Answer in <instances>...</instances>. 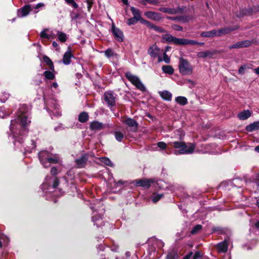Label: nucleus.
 Instances as JSON below:
<instances>
[{
  "instance_id": "obj_1",
  "label": "nucleus",
  "mask_w": 259,
  "mask_h": 259,
  "mask_svg": "<svg viewBox=\"0 0 259 259\" xmlns=\"http://www.w3.org/2000/svg\"><path fill=\"white\" fill-rule=\"evenodd\" d=\"M29 112L28 106L25 104L20 105L17 112V118L12 120L10 126V131L14 139V144L19 149H21L23 141L22 136L27 133V126L31 122Z\"/></svg>"
},
{
  "instance_id": "obj_2",
  "label": "nucleus",
  "mask_w": 259,
  "mask_h": 259,
  "mask_svg": "<svg viewBox=\"0 0 259 259\" xmlns=\"http://www.w3.org/2000/svg\"><path fill=\"white\" fill-rule=\"evenodd\" d=\"M169 144L176 149L174 153L176 155L191 154L195 148V145L193 143H188L187 145L182 141L170 142Z\"/></svg>"
},
{
  "instance_id": "obj_3",
  "label": "nucleus",
  "mask_w": 259,
  "mask_h": 259,
  "mask_svg": "<svg viewBox=\"0 0 259 259\" xmlns=\"http://www.w3.org/2000/svg\"><path fill=\"white\" fill-rule=\"evenodd\" d=\"M38 157L40 163L45 167L50 166L52 163H57L60 158L57 155H53L47 151H41L38 153Z\"/></svg>"
},
{
  "instance_id": "obj_4",
  "label": "nucleus",
  "mask_w": 259,
  "mask_h": 259,
  "mask_svg": "<svg viewBox=\"0 0 259 259\" xmlns=\"http://www.w3.org/2000/svg\"><path fill=\"white\" fill-rule=\"evenodd\" d=\"M179 69L182 75H190L193 72V67L187 60L183 58L179 59Z\"/></svg>"
},
{
  "instance_id": "obj_5",
  "label": "nucleus",
  "mask_w": 259,
  "mask_h": 259,
  "mask_svg": "<svg viewBox=\"0 0 259 259\" xmlns=\"http://www.w3.org/2000/svg\"><path fill=\"white\" fill-rule=\"evenodd\" d=\"M125 77L136 88L141 91H145L146 88L145 86L137 76L134 75L131 72H128L125 73Z\"/></svg>"
},
{
  "instance_id": "obj_6",
  "label": "nucleus",
  "mask_w": 259,
  "mask_h": 259,
  "mask_svg": "<svg viewBox=\"0 0 259 259\" xmlns=\"http://www.w3.org/2000/svg\"><path fill=\"white\" fill-rule=\"evenodd\" d=\"M123 123L126 126V129L131 132H136L138 130V122L131 118H127L123 121Z\"/></svg>"
},
{
  "instance_id": "obj_7",
  "label": "nucleus",
  "mask_w": 259,
  "mask_h": 259,
  "mask_svg": "<svg viewBox=\"0 0 259 259\" xmlns=\"http://www.w3.org/2000/svg\"><path fill=\"white\" fill-rule=\"evenodd\" d=\"M48 112L51 115V112L56 117L61 115V112L60 110L59 105L55 101H52L50 103V107H48Z\"/></svg>"
},
{
  "instance_id": "obj_8",
  "label": "nucleus",
  "mask_w": 259,
  "mask_h": 259,
  "mask_svg": "<svg viewBox=\"0 0 259 259\" xmlns=\"http://www.w3.org/2000/svg\"><path fill=\"white\" fill-rule=\"evenodd\" d=\"M104 99L108 106L113 107L115 105V97L112 92H106L104 94Z\"/></svg>"
},
{
  "instance_id": "obj_9",
  "label": "nucleus",
  "mask_w": 259,
  "mask_h": 259,
  "mask_svg": "<svg viewBox=\"0 0 259 259\" xmlns=\"http://www.w3.org/2000/svg\"><path fill=\"white\" fill-rule=\"evenodd\" d=\"M163 50H160L156 45L151 46L148 50V54L152 58H156L161 55Z\"/></svg>"
},
{
  "instance_id": "obj_10",
  "label": "nucleus",
  "mask_w": 259,
  "mask_h": 259,
  "mask_svg": "<svg viewBox=\"0 0 259 259\" xmlns=\"http://www.w3.org/2000/svg\"><path fill=\"white\" fill-rule=\"evenodd\" d=\"M30 11H33V8L30 5H26L18 10L17 15L19 17L27 16Z\"/></svg>"
},
{
  "instance_id": "obj_11",
  "label": "nucleus",
  "mask_w": 259,
  "mask_h": 259,
  "mask_svg": "<svg viewBox=\"0 0 259 259\" xmlns=\"http://www.w3.org/2000/svg\"><path fill=\"white\" fill-rule=\"evenodd\" d=\"M180 38H177L172 36L171 34L167 33L162 36L161 42L163 43H171L172 42L175 45H179L178 40Z\"/></svg>"
},
{
  "instance_id": "obj_12",
  "label": "nucleus",
  "mask_w": 259,
  "mask_h": 259,
  "mask_svg": "<svg viewBox=\"0 0 259 259\" xmlns=\"http://www.w3.org/2000/svg\"><path fill=\"white\" fill-rule=\"evenodd\" d=\"M229 239H225L224 241L219 243L216 245L217 249L219 253H225L228 250V246L229 245Z\"/></svg>"
},
{
  "instance_id": "obj_13",
  "label": "nucleus",
  "mask_w": 259,
  "mask_h": 259,
  "mask_svg": "<svg viewBox=\"0 0 259 259\" xmlns=\"http://www.w3.org/2000/svg\"><path fill=\"white\" fill-rule=\"evenodd\" d=\"M112 31L114 36L118 41H123V34L122 32L119 28L116 27L113 24L112 25Z\"/></svg>"
},
{
  "instance_id": "obj_14",
  "label": "nucleus",
  "mask_w": 259,
  "mask_h": 259,
  "mask_svg": "<svg viewBox=\"0 0 259 259\" xmlns=\"http://www.w3.org/2000/svg\"><path fill=\"white\" fill-rule=\"evenodd\" d=\"M144 15L148 18L154 21H160L162 19L161 15L157 12L147 11L144 13Z\"/></svg>"
},
{
  "instance_id": "obj_15",
  "label": "nucleus",
  "mask_w": 259,
  "mask_h": 259,
  "mask_svg": "<svg viewBox=\"0 0 259 259\" xmlns=\"http://www.w3.org/2000/svg\"><path fill=\"white\" fill-rule=\"evenodd\" d=\"M158 10L161 12L167 13L170 15H176L182 11V9L180 8H159Z\"/></svg>"
},
{
  "instance_id": "obj_16",
  "label": "nucleus",
  "mask_w": 259,
  "mask_h": 259,
  "mask_svg": "<svg viewBox=\"0 0 259 259\" xmlns=\"http://www.w3.org/2000/svg\"><path fill=\"white\" fill-rule=\"evenodd\" d=\"M106 125L97 121H94L90 123V127L92 131H100L105 128Z\"/></svg>"
},
{
  "instance_id": "obj_17",
  "label": "nucleus",
  "mask_w": 259,
  "mask_h": 259,
  "mask_svg": "<svg viewBox=\"0 0 259 259\" xmlns=\"http://www.w3.org/2000/svg\"><path fill=\"white\" fill-rule=\"evenodd\" d=\"M142 23H143L144 24L146 25V26L147 27H148L149 28H150L152 29H153L154 30H155L156 32H160V33L166 32V31L163 28H162L160 27L156 26L148 21L143 20Z\"/></svg>"
},
{
  "instance_id": "obj_18",
  "label": "nucleus",
  "mask_w": 259,
  "mask_h": 259,
  "mask_svg": "<svg viewBox=\"0 0 259 259\" xmlns=\"http://www.w3.org/2000/svg\"><path fill=\"white\" fill-rule=\"evenodd\" d=\"M154 181L152 179H141L136 181V185L138 186H141L148 188L151 184Z\"/></svg>"
},
{
  "instance_id": "obj_19",
  "label": "nucleus",
  "mask_w": 259,
  "mask_h": 259,
  "mask_svg": "<svg viewBox=\"0 0 259 259\" xmlns=\"http://www.w3.org/2000/svg\"><path fill=\"white\" fill-rule=\"evenodd\" d=\"M88 159V155L86 154H83L81 155V156L76 159V163L78 168L83 167L87 161Z\"/></svg>"
},
{
  "instance_id": "obj_20",
  "label": "nucleus",
  "mask_w": 259,
  "mask_h": 259,
  "mask_svg": "<svg viewBox=\"0 0 259 259\" xmlns=\"http://www.w3.org/2000/svg\"><path fill=\"white\" fill-rule=\"evenodd\" d=\"M73 57V55L71 52V49L69 47L68 48V50L64 54L63 58V62L65 65H68L71 62V59Z\"/></svg>"
},
{
  "instance_id": "obj_21",
  "label": "nucleus",
  "mask_w": 259,
  "mask_h": 259,
  "mask_svg": "<svg viewBox=\"0 0 259 259\" xmlns=\"http://www.w3.org/2000/svg\"><path fill=\"white\" fill-rule=\"evenodd\" d=\"M178 40L179 45H195L198 44V42L191 39H187L185 38H180Z\"/></svg>"
},
{
  "instance_id": "obj_22",
  "label": "nucleus",
  "mask_w": 259,
  "mask_h": 259,
  "mask_svg": "<svg viewBox=\"0 0 259 259\" xmlns=\"http://www.w3.org/2000/svg\"><path fill=\"white\" fill-rule=\"evenodd\" d=\"M160 96L164 100L170 101L171 100L172 94L168 91H159Z\"/></svg>"
},
{
  "instance_id": "obj_23",
  "label": "nucleus",
  "mask_w": 259,
  "mask_h": 259,
  "mask_svg": "<svg viewBox=\"0 0 259 259\" xmlns=\"http://www.w3.org/2000/svg\"><path fill=\"white\" fill-rule=\"evenodd\" d=\"M251 113L249 110H244L238 114L237 117L240 120H245L251 116Z\"/></svg>"
},
{
  "instance_id": "obj_24",
  "label": "nucleus",
  "mask_w": 259,
  "mask_h": 259,
  "mask_svg": "<svg viewBox=\"0 0 259 259\" xmlns=\"http://www.w3.org/2000/svg\"><path fill=\"white\" fill-rule=\"evenodd\" d=\"M214 54V53L213 52L206 51L198 52L197 54V56L198 58H205L206 57L211 58Z\"/></svg>"
},
{
  "instance_id": "obj_25",
  "label": "nucleus",
  "mask_w": 259,
  "mask_h": 259,
  "mask_svg": "<svg viewBox=\"0 0 259 259\" xmlns=\"http://www.w3.org/2000/svg\"><path fill=\"white\" fill-rule=\"evenodd\" d=\"M246 130L249 132H252L254 131L259 130V121H255L252 123L248 125L246 127Z\"/></svg>"
},
{
  "instance_id": "obj_26",
  "label": "nucleus",
  "mask_w": 259,
  "mask_h": 259,
  "mask_svg": "<svg viewBox=\"0 0 259 259\" xmlns=\"http://www.w3.org/2000/svg\"><path fill=\"white\" fill-rule=\"evenodd\" d=\"M218 31L217 30L214 29L208 31H204L201 33V36L205 37H212L215 36H218Z\"/></svg>"
},
{
  "instance_id": "obj_27",
  "label": "nucleus",
  "mask_w": 259,
  "mask_h": 259,
  "mask_svg": "<svg viewBox=\"0 0 259 259\" xmlns=\"http://www.w3.org/2000/svg\"><path fill=\"white\" fill-rule=\"evenodd\" d=\"M235 28H232L231 27H225L222 29H220L217 30L218 31V36H221L223 34H226L229 33L231 31L235 30Z\"/></svg>"
},
{
  "instance_id": "obj_28",
  "label": "nucleus",
  "mask_w": 259,
  "mask_h": 259,
  "mask_svg": "<svg viewBox=\"0 0 259 259\" xmlns=\"http://www.w3.org/2000/svg\"><path fill=\"white\" fill-rule=\"evenodd\" d=\"M158 62H160L162 61H164L166 63H169L170 62V58L168 56V55L165 53V52H161V55L158 57Z\"/></svg>"
},
{
  "instance_id": "obj_29",
  "label": "nucleus",
  "mask_w": 259,
  "mask_h": 259,
  "mask_svg": "<svg viewBox=\"0 0 259 259\" xmlns=\"http://www.w3.org/2000/svg\"><path fill=\"white\" fill-rule=\"evenodd\" d=\"M175 102L181 106H184L188 103V100L185 97L178 96L175 98Z\"/></svg>"
},
{
  "instance_id": "obj_30",
  "label": "nucleus",
  "mask_w": 259,
  "mask_h": 259,
  "mask_svg": "<svg viewBox=\"0 0 259 259\" xmlns=\"http://www.w3.org/2000/svg\"><path fill=\"white\" fill-rule=\"evenodd\" d=\"M162 71L169 75H171L174 72V68L170 65H163L162 67Z\"/></svg>"
},
{
  "instance_id": "obj_31",
  "label": "nucleus",
  "mask_w": 259,
  "mask_h": 259,
  "mask_svg": "<svg viewBox=\"0 0 259 259\" xmlns=\"http://www.w3.org/2000/svg\"><path fill=\"white\" fill-rule=\"evenodd\" d=\"M43 60L44 62L49 66L50 69L52 71H55L53 63L52 60L47 56L43 57Z\"/></svg>"
},
{
  "instance_id": "obj_32",
  "label": "nucleus",
  "mask_w": 259,
  "mask_h": 259,
  "mask_svg": "<svg viewBox=\"0 0 259 259\" xmlns=\"http://www.w3.org/2000/svg\"><path fill=\"white\" fill-rule=\"evenodd\" d=\"M131 10L133 15H134L133 17L139 20H140L142 19L140 15V12L138 9L132 7L131 8Z\"/></svg>"
},
{
  "instance_id": "obj_33",
  "label": "nucleus",
  "mask_w": 259,
  "mask_h": 259,
  "mask_svg": "<svg viewBox=\"0 0 259 259\" xmlns=\"http://www.w3.org/2000/svg\"><path fill=\"white\" fill-rule=\"evenodd\" d=\"M89 119V115L85 112H81L78 116V120L80 122H85Z\"/></svg>"
},
{
  "instance_id": "obj_34",
  "label": "nucleus",
  "mask_w": 259,
  "mask_h": 259,
  "mask_svg": "<svg viewBox=\"0 0 259 259\" xmlns=\"http://www.w3.org/2000/svg\"><path fill=\"white\" fill-rule=\"evenodd\" d=\"M54 71H45L44 72V75L46 79L52 80L55 78V74L53 73Z\"/></svg>"
},
{
  "instance_id": "obj_35",
  "label": "nucleus",
  "mask_w": 259,
  "mask_h": 259,
  "mask_svg": "<svg viewBox=\"0 0 259 259\" xmlns=\"http://www.w3.org/2000/svg\"><path fill=\"white\" fill-rule=\"evenodd\" d=\"M40 36L42 38H47L50 39V30L47 28L43 29L40 33Z\"/></svg>"
},
{
  "instance_id": "obj_36",
  "label": "nucleus",
  "mask_w": 259,
  "mask_h": 259,
  "mask_svg": "<svg viewBox=\"0 0 259 259\" xmlns=\"http://www.w3.org/2000/svg\"><path fill=\"white\" fill-rule=\"evenodd\" d=\"M57 35L59 41L62 42H64L66 41L67 35L65 33L61 31H58Z\"/></svg>"
},
{
  "instance_id": "obj_37",
  "label": "nucleus",
  "mask_w": 259,
  "mask_h": 259,
  "mask_svg": "<svg viewBox=\"0 0 259 259\" xmlns=\"http://www.w3.org/2000/svg\"><path fill=\"white\" fill-rule=\"evenodd\" d=\"M163 197V194L153 193L151 196V200L153 203H156Z\"/></svg>"
},
{
  "instance_id": "obj_38",
  "label": "nucleus",
  "mask_w": 259,
  "mask_h": 259,
  "mask_svg": "<svg viewBox=\"0 0 259 259\" xmlns=\"http://www.w3.org/2000/svg\"><path fill=\"white\" fill-rule=\"evenodd\" d=\"M115 138L118 142H121L124 138L123 134L120 131H115L114 132Z\"/></svg>"
},
{
  "instance_id": "obj_39",
  "label": "nucleus",
  "mask_w": 259,
  "mask_h": 259,
  "mask_svg": "<svg viewBox=\"0 0 259 259\" xmlns=\"http://www.w3.org/2000/svg\"><path fill=\"white\" fill-rule=\"evenodd\" d=\"M166 259H178V255L176 251L172 250L169 252L166 257Z\"/></svg>"
},
{
  "instance_id": "obj_40",
  "label": "nucleus",
  "mask_w": 259,
  "mask_h": 259,
  "mask_svg": "<svg viewBox=\"0 0 259 259\" xmlns=\"http://www.w3.org/2000/svg\"><path fill=\"white\" fill-rule=\"evenodd\" d=\"M45 6V4L42 3L37 4L35 7H32L33 8V12L34 14H36L39 11V9Z\"/></svg>"
},
{
  "instance_id": "obj_41",
  "label": "nucleus",
  "mask_w": 259,
  "mask_h": 259,
  "mask_svg": "<svg viewBox=\"0 0 259 259\" xmlns=\"http://www.w3.org/2000/svg\"><path fill=\"white\" fill-rule=\"evenodd\" d=\"M10 97V94L5 92L2 93L0 96V101L2 102H5Z\"/></svg>"
},
{
  "instance_id": "obj_42",
  "label": "nucleus",
  "mask_w": 259,
  "mask_h": 259,
  "mask_svg": "<svg viewBox=\"0 0 259 259\" xmlns=\"http://www.w3.org/2000/svg\"><path fill=\"white\" fill-rule=\"evenodd\" d=\"M105 55L107 58H110L114 55H116V54L111 49H108L105 51Z\"/></svg>"
},
{
  "instance_id": "obj_43",
  "label": "nucleus",
  "mask_w": 259,
  "mask_h": 259,
  "mask_svg": "<svg viewBox=\"0 0 259 259\" xmlns=\"http://www.w3.org/2000/svg\"><path fill=\"white\" fill-rule=\"evenodd\" d=\"M48 179H49V177L46 178V182L45 183H44L42 185V189L43 191L46 193L48 192V191L47 190V187H48V186L49 187H51V186H50L51 182H48Z\"/></svg>"
},
{
  "instance_id": "obj_44",
  "label": "nucleus",
  "mask_w": 259,
  "mask_h": 259,
  "mask_svg": "<svg viewBox=\"0 0 259 259\" xmlns=\"http://www.w3.org/2000/svg\"><path fill=\"white\" fill-rule=\"evenodd\" d=\"M202 229V226L200 225H197L195 226L192 229V231H191V234H196L198 231L201 230Z\"/></svg>"
},
{
  "instance_id": "obj_45",
  "label": "nucleus",
  "mask_w": 259,
  "mask_h": 259,
  "mask_svg": "<svg viewBox=\"0 0 259 259\" xmlns=\"http://www.w3.org/2000/svg\"><path fill=\"white\" fill-rule=\"evenodd\" d=\"M9 115V113L6 112V109L4 107L0 108V118H4Z\"/></svg>"
},
{
  "instance_id": "obj_46",
  "label": "nucleus",
  "mask_w": 259,
  "mask_h": 259,
  "mask_svg": "<svg viewBox=\"0 0 259 259\" xmlns=\"http://www.w3.org/2000/svg\"><path fill=\"white\" fill-rule=\"evenodd\" d=\"M241 44V48H246L250 46L251 44V42L250 40H246L240 41Z\"/></svg>"
},
{
  "instance_id": "obj_47",
  "label": "nucleus",
  "mask_w": 259,
  "mask_h": 259,
  "mask_svg": "<svg viewBox=\"0 0 259 259\" xmlns=\"http://www.w3.org/2000/svg\"><path fill=\"white\" fill-rule=\"evenodd\" d=\"M102 161L105 163L106 165L110 166H113V163L111 161V160L108 158L105 157L102 158Z\"/></svg>"
},
{
  "instance_id": "obj_48",
  "label": "nucleus",
  "mask_w": 259,
  "mask_h": 259,
  "mask_svg": "<svg viewBox=\"0 0 259 259\" xmlns=\"http://www.w3.org/2000/svg\"><path fill=\"white\" fill-rule=\"evenodd\" d=\"M138 21H139V20H138L134 17H133V18H131L130 19H128L127 20V23L128 25H131L135 24Z\"/></svg>"
},
{
  "instance_id": "obj_49",
  "label": "nucleus",
  "mask_w": 259,
  "mask_h": 259,
  "mask_svg": "<svg viewBox=\"0 0 259 259\" xmlns=\"http://www.w3.org/2000/svg\"><path fill=\"white\" fill-rule=\"evenodd\" d=\"M59 184V182L58 179H57L56 178L54 179L53 180L52 186L51 187L50 189H54L56 188L58 186Z\"/></svg>"
},
{
  "instance_id": "obj_50",
  "label": "nucleus",
  "mask_w": 259,
  "mask_h": 259,
  "mask_svg": "<svg viewBox=\"0 0 259 259\" xmlns=\"http://www.w3.org/2000/svg\"><path fill=\"white\" fill-rule=\"evenodd\" d=\"M238 48H242L240 41L238 42L234 45L229 46V49H238Z\"/></svg>"
},
{
  "instance_id": "obj_51",
  "label": "nucleus",
  "mask_w": 259,
  "mask_h": 259,
  "mask_svg": "<svg viewBox=\"0 0 259 259\" xmlns=\"http://www.w3.org/2000/svg\"><path fill=\"white\" fill-rule=\"evenodd\" d=\"M157 146L161 149H165L166 148V144L163 142H159L157 143Z\"/></svg>"
},
{
  "instance_id": "obj_52",
  "label": "nucleus",
  "mask_w": 259,
  "mask_h": 259,
  "mask_svg": "<svg viewBox=\"0 0 259 259\" xmlns=\"http://www.w3.org/2000/svg\"><path fill=\"white\" fill-rule=\"evenodd\" d=\"M246 69V65H242L238 70V73L240 74H243L244 73Z\"/></svg>"
},
{
  "instance_id": "obj_53",
  "label": "nucleus",
  "mask_w": 259,
  "mask_h": 259,
  "mask_svg": "<svg viewBox=\"0 0 259 259\" xmlns=\"http://www.w3.org/2000/svg\"><path fill=\"white\" fill-rule=\"evenodd\" d=\"M145 2H148L149 4L153 5H157L159 3V1L158 0H144Z\"/></svg>"
},
{
  "instance_id": "obj_54",
  "label": "nucleus",
  "mask_w": 259,
  "mask_h": 259,
  "mask_svg": "<svg viewBox=\"0 0 259 259\" xmlns=\"http://www.w3.org/2000/svg\"><path fill=\"white\" fill-rule=\"evenodd\" d=\"M94 0H86V2L88 4V10L90 11L92 5L94 3Z\"/></svg>"
},
{
  "instance_id": "obj_55",
  "label": "nucleus",
  "mask_w": 259,
  "mask_h": 259,
  "mask_svg": "<svg viewBox=\"0 0 259 259\" xmlns=\"http://www.w3.org/2000/svg\"><path fill=\"white\" fill-rule=\"evenodd\" d=\"M71 18L72 20H76L79 17V15L78 14L75 13V12H72L70 14Z\"/></svg>"
},
{
  "instance_id": "obj_56",
  "label": "nucleus",
  "mask_w": 259,
  "mask_h": 259,
  "mask_svg": "<svg viewBox=\"0 0 259 259\" xmlns=\"http://www.w3.org/2000/svg\"><path fill=\"white\" fill-rule=\"evenodd\" d=\"M201 256H202V255H201V253H200V252L197 251L194 254L193 259H198V258H200L201 257Z\"/></svg>"
},
{
  "instance_id": "obj_57",
  "label": "nucleus",
  "mask_w": 259,
  "mask_h": 259,
  "mask_svg": "<svg viewBox=\"0 0 259 259\" xmlns=\"http://www.w3.org/2000/svg\"><path fill=\"white\" fill-rule=\"evenodd\" d=\"M172 27L175 30L177 31H182L183 30V27L180 25H175Z\"/></svg>"
},
{
  "instance_id": "obj_58",
  "label": "nucleus",
  "mask_w": 259,
  "mask_h": 259,
  "mask_svg": "<svg viewBox=\"0 0 259 259\" xmlns=\"http://www.w3.org/2000/svg\"><path fill=\"white\" fill-rule=\"evenodd\" d=\"M51 174L52 175H56L57 174V169L55 167H53L51 168Z\"/></svg>"
},
{
  "instance_id": "obj_59",
  "label": "nucleus",
  "mask_w": 259,
  "mask_h": 259,
  "mask_svg": "<svg viewBox=\"0 0 259 259\" xmlns=\"http://www.w3.org/2000/svg\"><path fill=\"white\" fill-rule=\"evenodd\" d=\"M246 10H242L240 11L239 15H237V17H241L242 16L246 15Z\"/></svg>"
},
{
  "instance_id": "obj_60",
  "label": "nucleus",
  "mask_w": 259,
  "mask_h": 259,
  "mask_svg": "<svg viewBox=\"0 0 259 259\" xmlns=\"http://www.w3.org/2000/svg\"><path fill=\"white\" fill-rule=\"evenodd\" d=\"M254 180L257 185L259 186V174L255 175Z\"/></svg>"
},
{
  "instance_id": "obj_61",
  "label": "nucleus",
  "mask_w": 259,
  "mask_h": 259,
  "mask_svg": "<svg viewBox=\"0 0 259 259\" xmlns=\"http://www.w3.org/2000/svg\"><path fill=\"white\" fill-rule=\"evenodd\" d=\"M50 39H53L56 37V35L53 32V31L50 30Z\"/></svg>"
},
{
  "instance_id": "obj_62",
  "label": "nucleus",
  "mask_w": 259,
  "mask_h": 259,
  "mask_svg": "<svg viewBox=\"0 0 259 259\" xmlns=\"http://www.w3.org/2000/svg\"><path fill=\"white\" fill-rule=\"evenodd\" d=\"M193 254V252L192 251L190 252L189 253L186 255L183 259H190Z\"/></svg>"
},
{
  "instance_id": "obj_63",
  "label": "nucleus",
  "mask_w": 259,
  "mask_h": 259,
  "mask_svg": "<svg viewBox=\"0 0 259 259\" xmlns=\"http://www.w3.org/2000/svg\"><path fill=\"white\" fill-rule=\"evenodd\" d=\"M69 5H71L74 8H77L78 7L77 4L74 1V0Z\"/></svg>"
},
{
  "instance_id": "obj_64",
  "label": "nucleus",
  "mask_w": 259,
  "mask_h": 259,
  "mask_svg": "<svg viewBox=\"0 0 259 259\" xmlns=\"http://www.w3.org/2000/svg\"><path fill=\"white\" fill-rule=\"evenodd\" d=\"M52 46L53 47L56 48L57 49H58V45L56 41H53L52 43Z\"/></svg>"
}]
</instances>
